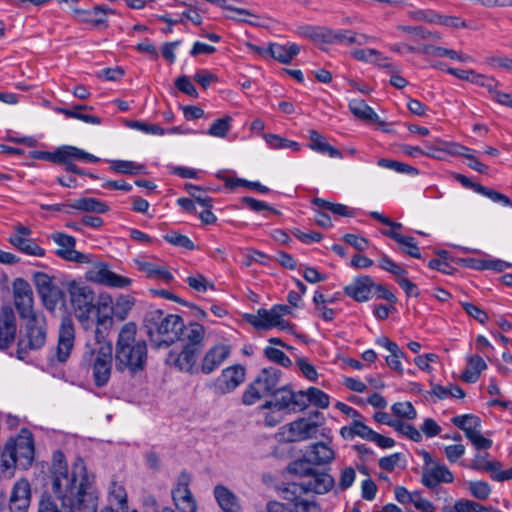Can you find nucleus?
Masks as SVG:
<instances>
[{
	"instance_id": "1",
	"label": "nucleus",
	"mask_w": 512,
	"mask_h": 512,
	"mask_svg": "<svg viewBox=\"0 0 512 512\" xmlns=\"http://www.w3.org/2000/svg\"><path fill=\"white\" fill-rule=\"evenodd\" d=\"M52 490L54 496L44 494L38 503V512H97L98 491L94 476L88 474L86 464L77 457L71 472L64 461V454L56 451L53 455ZM101 512H115L106 507Z\"/></svg>"
},
{
	"instance_id": "2",
	"label": "nucleus",
	"mask_w": 512,
	"mask_h": 512,
	"mask_svg": "<svg viewBox=\"0 0 512 512\" xmlns=\"http://www.w3.org/2000/svg\"><path fill=\"white\" fill-rule=\"evenodd\" d=\"M147 359L146 340L137 337V326L134 322L125 323L118 333L115 344L116 370L134 377L139 372L144 371Z\"/></svg>"
},
{
	"instance_id": "3",
	"label": "nucleus",
	"mask_w": 512,
	"mask_h": 512,
	"mask_svg": "<svg viewBox=\"0 0 512 512\" xmlns=\"http://www.w3.org/2000/svg\"><path fill=\"white\" fill-rule=\"evenodd\" d=\"M143 326L153 348H168L178 341L183 319L177 314L153 309L145 314Z\"/></svg>"
},
{
	"instance_id": "4",
	"label": "nucleus",
	"mask_w": 512,
	"mask_h": 512,
	"mask_svg": "<svg viewBox=\"0 0 512 512\" xmlns=\"http://www.w3.org/2000/svg\"><path fill=\"white\" fill-rule=\"evenodd\" d=\"M83 361L92 370V378L97 387H104L110 380L112 370V345L104 340V334L97 330L92 338H87Z\"/></svg>"
},
{
	"instance_id": "5",
	"label": "nucleus",
	"mask_w": 512,
	"mask_h": 512,
	"mask_svg": "<svg viewBox=\"0 0 512 512\" xmlns=\"http://www.w3.org/2000/svg\"><path fill=\"white\" fill-rule=\"evenodd\" d=\"M334 486V479L327 473L313 471L306 480L299 483L292 482L279 486L278 493L284 501H290L292 504L309 503L313 504L316 512H320V508L315 501L304 498V495L312 492L315 494H325Z\"/></svg>"
},
{
	"instance_id": "6",
	"label": "nucleus",
	"mask_w": 512,
	"mask_h": 512,
	"mask_svg": "<svg viewBox=\"0 0 512 512\" xmlns=\"http://www.w3.org/2000/svg\"><path fill=\"white\" fill-rule=\"evenodd\" d=\"M35 447L32 433L22 429L15 438H10L1 453V466L4 469L12 467L29 468L34 460Z\"/></svg>"
},
{
	"instance_id": "7",
	"label": "nucleus",
	"mask_w": 512,
	"mask_h": 512,
	"mask_svg": "<svg viewBox=\"0 0 512 512\" xmlns=\"http://www.w3.org/2000/svg\"><path fill=\"white\" fill-rule=\"evenodd\" d=\"M24 320L25 323L20 328L16 350V356L20 360H24L30 351L41 349L47 338L46 320L43 315L32 316Z\"/></svg>"
},
{
	"instance_id": "8",
	"label": "nucleus",
	"mask_w": 512,
	"mask_h": 512,
	"mask_svg": "<svg viewBox=\"0 0 512 512\" xmlns=\"http://www.w3.org/2000/svg\"><path fill=\"white\" fill-rule=\"evenodd\" d=\"M281 374L278 368H263L243 392L242 402L245 405H253L261 398L272 395L278 387Z\"/></svg>"
},
{
	"instance_id": "9",
	"label": "nucleus",
	"mask_w": 512,
	"mask_h": 512,
	"mask_svg": "<svg viewBox=\"0 0 512 512\" xmlns=\"http://www.w3.org/2000/svg\"><path fill=\"white\" fill-rule=\"evenodd\" d=\"M272 400L266 401L262 408L274 409L277 412H300L306 408L304 391L294 392L287 385L277 388L272 393Z\"/></svg>"
},
{
	"instance_id": "10",
	"label": "nucleus",
	"mask_w": 512,
	"mask_h": 512,
	"mask_svg": "<svg viewBox=\"0 0 512 512\" xmlns=\"http://www.w3.org/2000/svg\"><path fill=\"white\" fill-rule=\"evenodd\" d=\"M69 295L75 316L80 322L90 320L95 310V293L88 286L72 283L69 287Z\"/></svg>"
},
{
	"instance_id": "11",
	"label": "nucleus",
	"mask_w": 512,
	"mask_h": 512,
	"mask_svg": "<svg viewBox=\"0 0 512 512\" xmlns=\"http://www.w3.org/2000/svg\"><path fill=\"white\" fill-rule=\"evenodd\" d=\"M203 349L184 346L180 352L171 350L166 357V364L190 375L198 374V358Z\"/></svg>"
},
{
	"instance_id": "12",
	"label": "nucleus",
	"mask_w": 512,
	"mask_h": 512,
	"mask_svg": "<svg viewBox=\"0 0 512 512\" xmlns=\"http://www.w3.org/2000/svg\"><path fill=\"white\" fill-rule=\"evenodd\" d=\"M13 298L15 308L21 319L40 314L34 311V296L30 284L23 278H16L13 282Z\"/></svg>"
},
{
	"instance_id": "13",
	"label": "nucleus",
	"mask_w": 512,
	"mask_h": 512,
	"mask_svg": "<svg viewBox=\"0 0 512 512\" xmlns=\"http://www.w3.org/2000/svg\"><path fill=\"white\" fill-rule=\"evenodd\" d=\"M191 481V475L182 471L177 478L175 487L172 489V499L179 512H196V500L189 488Z\"/></svg>"
},
{
	"instance_id": "14",
	"label": "nucleus",
	"mask_w": 512,
	"mask_h": 512,
	"mask_svg": "<svg viewBox=\"0 0 512 512\" xmlns=\"http://www.w3.org/2000/svg\"><path fill=\"white\" fill-rule=\"evenodd\" d=\"M86 278L93 283L112 288L122 289L132 284V280L130 278L114 273L109 270L108 265L103 262L96 263L89 271H87Z\"/></svg>"
},
{
	"instance_id": "15",
	"label": "nucleus",
	"mask_w": 512,
	"mask_h": 512,
	"mask_svg": "<svg viewBox=\"0 0 512 512\" xmlns=\"http://www.w3.org/2000/svg\"><path fill=\"white\" fill-rule=\"evenodd\" d=\"M51 238L60 246V248L55 251L56 255L60 258L79 264L90 262L89 255L75 250L76 239L73 236L64 233H54Z\"/></svg>"
},
{
	"instance_id": "16",
	"label": "nucleus",
	"mask_w": 512,
	"mask_h": 512,
	"mask_svg": "<svg viewBox=\"0 0 512 512\" xmlns=\"http://www.w3.org/2000/svg\"><path fill=\"white\" fill-rule=\"evenodd\" d=\"M231 347L226 344H216L209 348L198 367V374L210 375L216 371L230 356Z\"/></svg>"
},
{
	"instance_id": "17",
	"label": "nucleus",
	"mask_w": 512,
	"mask_h": 512,
	"mask_svg": "<svg viewBox=\"0 0 512 512\" xmlns=\"http://www.w3.org/2000/svg\"><path fill=\"white\" fill-rule=\"evenodd\" d=\"M245 380V369L241 365H233L222 370L215 379L214 388L220 394L233 392Z\"/></svg>"
},
{
	"instance_id": "18",
	"label": "nucleus",
	"mask_w": 512,
	"mask_h": 512,
	"mask_svg": "<svg viewBox=\"0 0 512 512\" xmlns=\"http://www.w3.org/2000/svg\"><path fill=\"white\" fill-rule=\"evenodd\" d=\"M75 329L73 321L70 317H64L58 332V343L56 347V358L59 362L64 363L69 358L74 347Z\"/></svg>"
},
{
	"instance_id": "19",
	"label": "nucleus",
	"mask_w": 512,
	"mask_h": 512,
	"mask_svg": "<svg viewBox=\"0 0 512 512\" xmlns=\"http://www.w3.org/2000/svg\"><path fill=\"white\" fill-rule=\"evenodd\" d=\"M94 313L96 315V327L92 330L87 338H92L93 334L100 330L104 334V340H107L108 329L112 325L113 300L110 296H100L95 302Z\"/></svg>"
},
{
	"instance_id": "20",
	"label": "nucleus",
	"mask_w": 512,
	"mask_h": 512,
	"mask_svg": "<svg viewBox=\"0 0 512 512\" xmlns=\"http://www.w3.org/2000/svg\"><path fill=\"white\" fill-rule=\"evenodd\" d=\"M453 481V473L444 464L435 463L432 467L423 466L422 468L421 483L432 492L437 493L441 483H452Z\"/></svg>"
},
{
	"instance_id": "21",
	"label": "nucleus",
	"mask_w": 512,
	"mask_h": 512,
	"mask_svg": "<svg viewBox=\"0 0 512 512\" xmlns=\"http://www.w3.org/2000/svg\"><path fill=\"white\" fill-rule=\"evenodd\" d=\"M374 280L369 275H360L343 288L346 296L356 302H367L373 295Z\"/></svg>"
},
{
	"instance_id": "22",
	"label": "nucleus",
	"mask_w": 512,
	"mask_h": 512,
	"mask_svg": "<svg viewBox=\"0 0 512 512\" xmlns=\"http://www.w3.org/2000/svg\"><path fill=\"white\" fill-rule=\"evenodd\" d=\"M31 502V488L29 482L22 478L12 487L8 507L10 512H27Z\"/></svg>"
},
{
	"instance_id": "23",
	"label": "nucleus",
	"mask_w": 512,
	"mask_h": 512,
	"mask_svg": "<svg viewBox=\"0 0 512 512\" xmlns=\"http://www.w3.org/2000/svg\"><path fill=\"white\" fill-rule=\"evenodd\" d=\"M74 17L78 22L91 24L94 27L105 25L107 27L108 14H114L115 10L107 5H95L91 9H73Z\"/></svg>"
},
{
	"instance_id": "24",
	"label": "nucleus",
	"mask_w": 512,
	"mask_h": 512,
	"mask_svg": "<svg viewBox=\"0 0 512 512\" xmlns=\"http://www.w3.org/2000/svg\"><path fill=\"white\" fill-rule=\"evenodd\" d=\"M243 318L254 328L263 330L274 328L276 325H281L282 323L281 319H279V314H277L273 308L269 310L260 308L257 314L246 313Z\"/></svg>"
},
{
	"instance_id": "25",
	"label": "nucleus",
	"mask_w": 512,
	"mask_h": 512,
	"mask_svg": "<svg viewBox=\"0 0 512 512\" xmlns=\"http://www.w3.org/2000/svg\"><path fill=\"white\" fill-rule=\"evenodd\" d=\"M16 319L10 308L3 309L0 315V349L6 350L15 340Z\"/></svg>"
},
{
	"instance_id": "26",
	"label": "nucleus",
	"mask_w": 512,
	"mask_h": 512,
	"mask_svg": "<svg viewBox=\"0 0 512 512\" xmlns=\"http://www.w3.org/2000/svg\"><path fill=\"white\" fill-rule=\"evenodd\" d=\"M178 336V341H181L184 346H191L199 349H203L205 346V328L200 323L191 322L188 325L183 323V328Z\"/></svg>"
},
{
	"instance_id": "27",
	"label": "nucleus",
	"mask_w": 512,
	"mask_h": 512,
	"mask_svg": "<svg viewBox=\"0 0 512 512\" xmlns=\"http://www.w3.org/2000/svg\"><path fill=\"white\" fill-rule=\"evenodd\" d=\"M56 164H64L73 160L97 163L100 159L75 146H63L55 150Z\"/></svg>"
},
{
	"instance_id": "28",
	"label": "nucleus",
	"mask_w": 512,
	"mask_h": 512,
	"mask_svg": "<svg viewBox=\"0 0 512 512\" xmlns=\"http://www.w3.org/2000/svg\"><path fill=\"white\" fill-rule=\"evenodd\" d=\"M305 457L314 465L329 464L335 458L334 450L323 442L311 444L306 452Z\"/></svg>"
},
{
	"instance_id": "29",
	"label": "nucleus",
	"mask_w": 512,
	"mask_h": 512,
	"mask_svg": "<svg viewBox=\"0 0 512 512\" xmlns=\"http://www.w3.org/2000/svg\"><path fill=\"white\" fill-rule=\"evenodd\" d=\"M213 493L218 505L224 512H241L238 498L230 489L223 485H216Z\"/></svg>"
},
{
	"instance_id": "30",
	"label": "nucleus",
	"mask_w": 512,
	"mask_h": 512,
	"mask_svg": "<svg viewBox=\"0 0 512 512\" xmlns=\"http://www.w3.org/2000/svg\"><path fill=\"white\" fill-rule=\"evenodd\" d=\"M268 54L275 60L283 64H289L300 52V47L295 43L286 45L271 43L267 48Z\"/></svg>"
},
{
	"instance_id": "31",
	"label": "nucleus",
	"mask_w": 512,
	"mask_h": 512,
	"mask_svg": "<svg viewBox=\"0 0 512 512\" xmlns=\"http://www.w3.org/2000/svg\"><path fill=\"white\" fill-rule=\"evenodd\" d=\"M136 264L147 278L162 280L165 283H170L174 279L172 273L163 265L151 261H137Z\"/></svg>"
},
{
	"instance_id": "32",
	"label": "nucleus",
	"mask_w": 512,
	"mask_h": 512,
	"mask_svg": "<svg viewBox=\"0 0 512 512\" xmlns=\"http://www.w3.org/2000/svg\"><path fill=\"white\" fill-rule=\"evenodd\" d=\"M309 148L321 154H327L331 158H342L340 150L327 143L326 138L316 130L309 131Z\"/></svg>"
},
{
	"instance_id": "33",
	"label": "nucleus",
	"mask_w": 512,
	"mask_h": 512,
	"mask_svg": "<svg viewBox=\"0 0 512 512\" xmlns=\"http://www.w3.org/2000/svg\"><path fill=\"white\" fill-rule=\"evenodd\" d=\"M318 422H312L305 418L295 420L289 424V431L293 434L292 441L306 440L316 433Z\"/></svg>"
},
{
	"instance_id": "34",
	"label": "nucleus",
	"mask_w": 512,
	"mask_h": 512,
	"mask_svg": "<svg viewBox=\"0 0 512 512\" xmlns=\"http://www.w3.org/2000/svg\"><path fill=\"white\" fill-rule=\"evenodd\" d=\"M382 234L393 239L402 246V251L407 255L420 259L421 253L414 237L404 236L397 231H382Z\"/></svg>"
},
{
	"instance_id": "35",
	"label": "nucleus",
	"mask_w": 512,
	"mask_h": 512,
	"mask_svg": "<svg viewBox=\"0 0 512 512\" xmlns=\"http://www.w3.org/2000/svg\"><path fill=\"white\" fill-rule=\"evenodd\" d=\"M70 206L75 210L98 214H104L110 210L105 202L92 197L79 198L73 203H70Z\"/></svg>"
},
{
	"instance_id": "36",
	"label": "nucleus",
	"mask_w": 512,
	"mask_h": 512,
	"mask_svg": "<svg viewBox=\"0 0 512 512\" xmlns=\"http://www.w3.org/2000/svg\"><path fill=\"white\" fill-rule=\"evenodd\" d=\"M266 512H316V508L309 503L292 504L290 501L284 503L270 501L267 503Z\"/></svg>"
},
{
	"instance_id": "37",
	"label": "nucleus",
	"mask_w": 512,
	"mask_h": 512,
	"mask_svg": "<svg viewBox=\"0 0 512 512\" xmlns=\"http://www.w3.org/2000/svg\"><path fill=\"white\" fill-rule=\"evenodd\" d=\"M9 243L16 248L18 251L35 257H43L45 256V249L40 247L33 239L31 238H9Z\"/></svg>"
},
{
	"instance_id": "38",
	"label": "nucleus",
	"mask_w": 512,
	"mask_h": 512,
	"mask_svg": "<svg viewBox=\"0 0 512 512\" xmlns=\"http://www.w3.org/2000/svg\"><path fill=\"white\" fill-rule=\"evenodd\" d=\"M451 422L464 431L465 436L473 434L481 428V420L478 416L473 414H464L455 416L451 419Z\"/></svg>"
},
{
	"instance_id": "39",
	"label": "nucleus",
	"mask_w": 512,
	"mask_h": 512,
	"mask_svg": "<svg viewBox=\"0 0 512 512\" xmlns=\"http://www.w3.org/2000/svg\"><path fill=\"white\" fill-rule=\"evenodd\" d=\"M39 297L47 310L53 311L58 304H63L65 301L64 291L56 284L42 292Z\"/></svg>"
},
{
	"instance_id": "40",
	"label": "nucleus",
	"mask_w": 512,
	"mask_h": 512,
	"mask_svg": "<svg viewBox=\"0 0 512 512\" xmlns=\"http://www.w3.org/2000/svg\"><path fill=\"white\" fill-rule=\"evenodd\" d=\"M304 402L306 404V408L309 403H311L317 408L326 409L329 407L330 397L324 391L316 387H309L304 391Z\"/></svg>"
},
{
	"instance_id": "41",
	"label": "nucleus",
	"mask_w": 512,
	"mask_h": 512,
	"mask_svg": "<svg viewBox=\"0 0 512 512\" xmlns=\"http://www.w3.org/2000/svg\"><path fill=\"white\" fill-rule=\"evenodd\" d=\"M312 204L317 206L320 209L330 211L334 215L342 216V217H353L354 211L348 206L341 203H332L322 198H314L312 200Z\"/></svg>"
},
{
	"instance_id": "42",
	"label": "nucleus",
	"mask_w": 512,
	"mask_h": 512,
	"mask_svg": "<svg viewBox=\"0 0 512 512\" xmlns=\"http://www.w3.org/2000/svg\"><path fill=\"white\" fill-rule=\"evenodd\" d=\"M349 109L354 116L362 120L376 121L378 115L364 100L354 99L349 102Z\"/></svg>"
},
{
	"instance_id": "43",
	"label": "nucleus",
	"mask_w": 512,
	"mask_h": 512,
	"mask_svg": "<svg viewBox=\"0 0 512 512\" xmlns=\"http://www.w3.org/2000/svg\"><path fill=\"white\" fill-rule=\"evenodd\" d=\"M110 164V169L113 172L126 175H137L144 169L143 164L127 160H111Z\"/></svg>"
},
{
	"instance_id": "44",
	"label": "nucleus",
	"mask_w": 512,
	"mask_h": 512,
	"mask_svg": "<svg viewBox=\"0 0 512 512\" xmlns=\"http://www.w3.org/2000/svg\"><path fill=\"white\" fill-rule=\"evenodd\" d=\"M352 56L358 61L376 63L383 67L389 66L388 64L384 63L386 58H384L378 50L373 48L357 49L352 52Z\"/></svg>"
},
{
	"instance_id": "45",
	"label": "nucleus",
	"mask_w": 512,
	"mask_h": 512,
	"mask_svg": "<svg viewBox=\"0 0 512 512\" xmlns=\"http://www.w3.org/2000/svg\"><path fill=\"white\" fill-rule=\"evenodd\" d=\"M264 139L272 149H291L293 151H299L301 148L298 142L272 133L264 134Z\"/></svg>"
},
{
	"instance_id": "46",
	"label": "nucleus",
	"mask_w": 512,
	"mask_h": 512,
	"mask_svg": "<svg viewBox=\"0 0 512 512\" xmlns=\"http://www.w3.org/2000/svg\"><path fill=\"white\" fill-rule=\"evenodd\" d=\"M446 143L443 141H438V146L434 147L431 144L427 143L426 147L428 149L427 152L423 151L421 148L417 146H411V145H403L402 151L411 156V157H419L423 155L431 156V157H437L435 155L436 151H444L445 150Z\"/></svg>"
},
{
	"instance_id": "47",
	"label": "nucleus",
	"mask_w": 512,
	"mask_h": 512,
	"mask_svg": "<svg viewBox=\"0 0 512 512\" xmlns=\"http://www.w3.org/2000/svg\"><path fill=\"white\" fill-rule=\"evenodd\" d=\"M231 122L230 116L218 118L210 125L207 133L213 137L224 138L231 129Z\"/></svg>"
},
{
	"instance_id": "48",
	"label": "nucleus",
	"mask_w": 512,
	"mask_h": 512,
	"mask_svg": "<svg viewBox=\"0 0 512 512\" xmlns=\"http://www.w3.org/2000/svg\"><path fill=\"white\" fill-rule=\"evenodd\" d=\"M326 43L354 44L357 41L356 34L349 30H329L326 33Z\"/></svg>"
},
{
	"instance_id": "49",
	"label": "nucleus",
	"mask_w": 512,
	"mask_h": 512,
	"mask_svg": "<svg viewBox=\"0 0 512 512\" xmlns=\"http://www.w3.org/2000/svg\"><path fill=\"white\" fill-rule=\"evenodd\" d=\"M225 186L230 189H234L238 186H244V187L255 190L262 194H266L269 192V188L262 185L260 182L248 181V180L241 179V178H227L225 180Z\"/></svg>"
},
{
	"instance_id": "50",
	"label": "nucleus",
	"mask_w": 512,
	"mask_h": 512,
	"mask_svg": "<svg viewBox=\"0 0 512 512\" xmlns=\"http://www.w3.org/2000/svg\"><path fill=\"white\" fill-rule=\"evenodd\" d=\"M485 63L492 69L512 72V57L504 54L491 55L485 58Z\"/></svg>"
},
{
	"instance_id": "51",
	"label": "nucleus",
	"mask_w": 512,
	"mask_h": 512,
	"mask_svg": "<svg viewBox=\"0 0 512 512\" xmlns=\"http://www.w3.org/2000/svg\"><path fill=\"white\" fill-rule=\"evenodd\" d=\"M379 267L382 270L397 276L398 278H401L407 275L408 273L405 268H403L400 264L396 263L386 254L381 255L379 259Z\"/></svg>"
},
{
	"instance_id": "52",
	"label": "nucleus",
	"mask_w": 512,
	"mask_h": 512,
	"mask_svg": "<svg viewBox=\"0 0 512 512\" xmlns=\"http://www.w3.org/2000/svg\"><path fill=\"white\" fill-rule=\"evenodd\" d=\"M393 414L401 419L413 420L417 417V412L411 402H396L391 406Z\"/></svg>"
},
{
	"instance_id": "53",
	"label": "nucleus",
	"mask_w": 512,
	"mask_h": 512,
	"mask_svg": "<svg viewBox=\"0 0 512 512\" xmlns=\"http://www.w3.org/2000/svg\"><path fill=\"white\" fill-rule=\"evenodd\" d=\"M392 428L414 442L422 441L420 431H418L412 424L406 423L402 420H396Z\"/></svg>"
},
{
	"instance_id": "54",
	"label": "nucleus",
	"mask_w": 512,
	"mask_h": 512,
	"mask_svg": "<svg viewBox=\"0 0 512 512\" xmlns=\"http://www.w3.org/2000/svg\"><path fill=\"white\" fill-rule=\"evenodd\" d=\"M378 165L384 168L392 169L398 173H406L409 175H417L418 169L410 166L408 164H405L403 162L395 161V160H389L382 158L378 161Z\"/></svg>"
},
{
	"instance_id": "55",
	"label": "nucleus",
	"mask_w": 512,
	"mask_h": 512,
	"mask_svg": "<svg viewBox=\"0 0 512 512\" xmlns=\"http://www.w3.org/2000/svg\"><path fill=\"white\" fill-rule=\"evenodd\" d=\"M185 189L198 204L204 208H212V198L209 197L201 187L187 183Z\"/></svg>"
},
{
	"instance_id": "56",
	"label": "nucleus",
	"mask_w": 512,
	"mask_h": 512,
	"mask_svg": "<svg viewBox=\"0 0 512 512\" xmlns=\"http://www.w3.org/2000/svg\"><path fill=\"white\" fill-rule=\"evenodd\" d=\"M164 240L174 246L185 248L187 250H194L195 245L193 241L186 235L171 231L163 236Z\"/></svg>"
},
{
	"instance_id": "57",
	"label": "nucleus",
	"mask_w": 512,
	"mask_h": 512,
	"mask_svg": "<svg viewBox=\"0 0 512 512\" xmlns=\"http://www.w3.org/2000/svg\"><path fill=\"white\" fill-rule=\"evenodd\" d=\"M265 357L271 362L277 363L285 368L292 365L291 359L281 350L274 347H266L264 349Z\"/></svg>"
},
{
	"instance_id": "58",
	"label": "nucleus",
	"mask_w": 512,
	"mask_h": 512,
	"mask_svg": "<svg viewBox=\"0 0 512 512\" xmlns=\"http://www.w3.org/2000/svg\"><path fill=\"white\" fill-rule=\"evenodd\" d=\"M478 194H481L487 198H489L494 203H499L505 207H512V200L506 196L505 194H502L492 188L486 187L481 185Z\"/></svg>"
},
{
	"instance_id": "59",
	"label": "nucleus",
	"mask_w": 512,
	"mask_h": 512,
	"mask_svg": "<svg viewBox=\"0 0 512 512\" xmlns=\"http://www.w3.org/2000/svg\"><path fill=\"white\" fill-rule=\"evenodd\" d=\"M311 462L307 460V457L304 456L303 459L296 460L289 465V471L291 473L299 475L302 480H306L309 475L314 471L313 468L310 467Z\"/></svg>"
},
{
	"instance_id": "60",
	"label": "nucleus",
	"mask_w": 512,
	"mask_h": 512,
	"mask_svg": "<svg viewBox=\"0 0 512 512\" xmlns=\"http://www.w3.org/2000/svg\"><path fill=\"white\" fill-rule=\"evenodd\" d=\"M469 492L476 499L486 500L491 494V487L485 481H471L469 482Z\"/></svg>"
},
{
	"instance_id": "61",
	"label": "nucleus",
	"mask_w": 512,
	"mask_h": 512,
	"mask_svg": "<svg viewBox=\"0 0 512 512\" xmlns=\"http://www.w3.org/2000/svg\"><path fill=\"white\" fill-rule=\"evenodd\" d=\"M127 126L129 128L136 129L145 134H151V135H163L165 132L164 129L157 124H149V123H146L143 121H138V120L129 121L127 123Z\"/></svg>"
},
{
	"instance_id": "62",
	"label": "nucleus",
	"mask_w": 512,
	"mask_h": 512,
	"mask_svg": "<svg viewBox=\"0 0 512 512\" xmlns=\"http://www.w3.org/2000/svg\"><path fill=\"white\" fill-rule=\"evenodd\" d=\"M187 284L197 292H206L207 289H215V285L213 283L208 282L205 276L202 274H197L194 276H189L186 279Z\"/></svg>"
},
{
	"instance_id": "63",
	"label": "nucleus",
	"mask_w": 512,
	"mask_h": 512,
	"mask_svg": "<svg viewBox=\"0 0 512 512\" xmlns=\"http://www.w3.org/2000/svg\"><path fill=\"white\" fill-rule=\"evenodd\" d=\"M460 304L466 314L478 321L480 324H485L488 321V314L478 306L465 301L461 302Z\"/></svg>"
},
{
	"instance_id": "64",
	"label": "nucleus",
	"mask_w": 512,
	"mask_h": 512,
	"mask_svg": "<svg viewBox=\"0 0 512 512\" xmlns=\"http://www.w3.org/2000/svg\"><path fill=\"white\" fill-rule=\"evenodd\" d=\"M442 512H474L473 501L468 499H458L454 505H445Z\"/></svg>"
}]
</instances>
